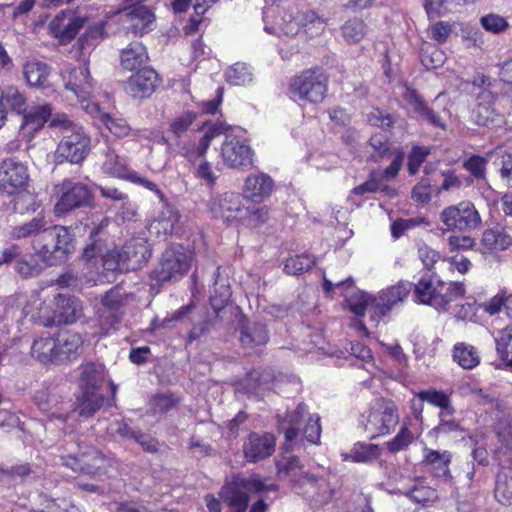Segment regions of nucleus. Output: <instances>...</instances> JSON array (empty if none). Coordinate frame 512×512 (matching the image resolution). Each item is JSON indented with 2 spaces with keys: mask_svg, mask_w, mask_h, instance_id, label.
<instances>
[{
  "mask_svg": "<svg viewBox=\"0 0 512 512\" xmlns=\"http://www.w3.org/2000/svg\"><path fill=\"white\" fill-rule=\"evenodd\" d=\"M208 208L215 218H220L224 221H240L242 214L245 212L241 195L233 192H226L212 198L208 202Z\"/></svg>",
  "mask_w": 512,
  "mask_h": 512,
  "instance_id": "6ab92c4d",
  "label": "nucleus"
},
{
  "mask_svg": "<svg viewBox=\"0 0 512 512\" xmlns=\"http://www.w3.org/2000/svg\"><path fill=\"white\" fill-rule=\"evenodd\" d=\"M157 85V73L151 68H143L129 78L126 89L134 98H145L155 91Z\"/></svg>",
  "mask_w": 512,
  "mask_h": 512,
  "instance_id": "b1692460",
  "label": "nucleus"
},
{
  "mask_svg": "<svg viewBox=\"0 0 512 512\" xmlns=\"http://www.w3.org/2000/svg\"><path fill=\"white\" fill-rule=\"evenodd\" d=\"M273 189V179L268 174L259 172L245 179L243 195L252 202L260 203L270 197Z\"/></svg>",
  "mask_w": 512,
  "mask_h": 512,
  "instance_id": "4be33fe9",
  "label": "nucleus"
},
{
  "mask_svg": "<svg viewBox=\"0 0 512 512\" xmlns=\"http://www.w3.org/2000/svg\"><path fill=\"white\" fill-rule=\"evenodd\" d=\"M50 266V261L44 259L37 252L26 258H22L16 263L17 272L27 278L39 275L46 266Z\"/></svg>",
  "mask_w": 512,
  "mask_h": 512,
  "instance_id": "de8ad7c7",
  "label": "nucleus"
},
{
  "mask_svg": "<svg viewBox=\"0 0 512 512\" xmlns=\"http://www.w3.org/2000/svg\"><path fill=\"white\" fill-rule=\"evenodd\" d=\"M231 289L228 279L221 275L220 268L215 271V281L211 291L210 302L215 311L221 310L230 300Z\"/></svg>",
  "mask_w": 512,
  "mask_h": 512,
  "instance_id": "79ce46f5",
  "label": "nucleus"
},
{
  "mask_svg": "<svg viewBox=\"0 0 512 512\" xmlns=\"http://www.w3.org/2000/svg\"><path fill=\"white\" fill-rule=\"evenodd\" d=\"M279 476H287L298 485L315 483L316 477L313 474L303 472L302 465L297 456H283L276 464Z\"/></svg>",
  "mask_w": 512,
  "mask_h": 512,
  "instance_id": "bb28decb",
  "label": "nucleus"
},
{
  "mask_svg": "<svg viewBox=\"0 0 512 512\" xmlns=\"http://www.w3.org/2000/svg\"><path fill=\"white\" fill-rule=\"evenodd\" d=\"M104 156L103 170L113 176L127 179L132 171L128 169L125 159L121 158L110 146H107Z\"/></svg>",
  "mask_w": 512,
  "mask_h": 512,
  "instance_id": "a18cd8bd",
  "label": "nucleus"
},
{
  "mask_svg": "<svg viewBox=\"0 0 512 512\" xmlns=\"http://www.w3.org/2000/svg\"><path fill=\"white\" fill-rule=\"evenodd\" d=\"M354 285V281L352 277H347L344 280H339L336 283H333L331 280L324 276L323 278V289L327 295H332L334 290H339L340 295L346 297L347 304L349 309L357 316H363L365 311L368 310L371 312L372 318H379L377 316V311L374 306L378 304L377 298L369 295L366 292L359 291L350 296H346L344 294V290L348 288H352Z\"/></svg>",
  "mask_w": 512,
  "mask_h": 512,
  "instance_id": "9b49d317",
  "label": "nucleus"
},
{
  "mask_svg": "<svg viewBox=\"0 0 512 512\" xmlns=\"http://www.w3.org/2000/svg\"><path fill=\"white\" fill-rule=\"evenodd\" d=\"M220 156L223 164L231 169H251L255 162V152L248 141L238 137L226 138L221 145Z\"/></svg>",
  "mask_w": 512,
  "mask_h": 512,
  "instance_id": "f8f14e48",
  "label": "nucleus"
},
{
  "mask_svg": "<svg viewBox=\"0 0 512 512\" xmlns=\"http://www.w3.org/2000/svg\"><path fill=\"white\" fill-rule=\"evenodd\" d=\"M494 339L497 353L512 367V324L497 331Z\"/></svg>",
  "mask_w": 512,
  "mask_h": 512,
  "instance_id": "8fccbe9b",
  "label": "nucleus"
},
{
  "mask_svg": "<svg viewBox=\"0 0 512 512\" xmlns=\"http://www.w3.org/2000/svg\"><path fill=\"white\" fill-rule=\"evenodd\" d=\"M50 228L49 223L46 221L44 216L38 215L31 221L24 224L15 226L10 236L13 239H22L27 237H34L33 249L37 252V248L42 245V235L45 234Z\"/></svg>",
  "mask_w": 512,
  "mask_h": 512,
  "instance_id": "a878e982",
  "label": "nucleus"
},
{
  "mask_svg": "<svg viewBox=\"0 0 512 512\" xmlns=\"http://www.w3.org/2000/svg\"><path fill=\"white\" fill-rule=\"evenodd\" d=\"M151 249L143 238L127 241L120 249L108 250L104 256L107 271L128 272L140 269L150 258Z\"/></svg>",
  "mask_w": 512,
  "mask_h": 512,
  "instance_id": "f03ea898",
  "label": "nucleus"
},
{
  "mask_svg": "<svg viewBox=\"0 0 512 512\" xmlns=\"http://www.w3.org/2000/svg\"><path fill=\"white\" fill-rule=\"evenodd\" d=\"M81 395L75 403V410L79 416L89 418L93 416L104 403V396L100 391L81 390Z\"/></svg>",
  "mask_w": 512,
  "mask_h": 512,
  "instance_id": "f704fd0d",
  "label": "nucleus"
},
{
  "mask_svg": "<svg viewBox=\"0 0 512 512\" xmlns=\"http://www.w3.org/2000/svg\"><path fill=\"white\" fill-rule=\"evenodd\" d=\"M226 79L232 85H245L253 79L251 68L245 63H236L226 71Z\"/></svg>",
  "mask_w": 512,
  "mask_h": 512,
  "instance_id": "4d7b16f0",
  "label": "nucleus"
},
{
  "mask_svg": "<svg viewBox=\"0 0 512 512\" xmlns=\"http://www.w3.org/2000/svg\"><path fill=\"white\" fill-rule=\"evenodd\" d=\"M101 229H102V225H99L98 227L93 228L90 231L91 243L88 244L84 248V251H83V257L86 260L90 261L92 259L97 258L98 256H101L102 260L104 261V256L106 255V253L104 254V246H103L101 240L99 238H97Z\"/></svg>",
  "mask_w": 512,
  "mask_h": 512,
  "instance_id": "680f3d73",
  "label": "nucleus"
},
{
  "mask_svg": "<svg viewBox=\"0 0 512 512\" xmlns=\"http://www.w3.org/2000/svg\"><path fill=\"white\" fill-rule=\"evenodd\" d=\"M42 245L37 248V253L53 265L56 261L65 259L73 249L72 236L67 227L61 225L50 226L42 235Z\"/></svg>",
  "mask_w": 512,
  "mask_h": 512,
  "instance_id": "9d476101",
  "label": "nucleus"
},
{
  "mask_svg": "<svg viewBox=\"0 0 512 512\" xmlns=\"http://www.w3.org/2000/svg\"><path fill=\"white\" fill-rule=\"evenodd\" d=\"M57 363L75 360L82 351L83 339L78 333L64 332L56 338Z\"/></svg>",
  "mask_w": 512,
  "mask_h": 512,
  "instance_id": "c85d7f7f",
  "label": "nucleus"
},
{
  "mask_svg": "<svg viewBox=\"0 0 512 512\" xmlns=\"http://www.w3.org/2000/svg\"><path fill=\"white\" fill-rule=\"evenodd\" d=\"M440 220L449 231L470 232L482 227V218L473 202L461 201L444 208Z\"/></svg>",
  "mask_w": 512,
  "mask_h": 512,
  "instance_id": "0eeeda50",
  "label": "nucleus"
},
{
  "mask_svg": "<svg viewBox=\"0 0 512 512\" xmlns=\"http://www.w3.org/2000/svg\"><path fill=\"white\" fill-rule=\"evenodd\" d=\"M148 60L146 48L140 42H132L121 51V66L133 71Z\"/></svg>",
  "mask_w": 512,
  "mask_h": 512,
  "instance_id": "4c0bfd02",
  "label": "nucleus"
},
{
  "mask_svg": "<svg viewBox=\"0 0 512 512\" xmlns=\"http://www.w3.org/2000/svg\"><path fill=\"white\" fill-rule=\"evenodd\" d=\"M85 111L91 116L99 118L114 136L123 138L129 135L131 128L126 120L104 113L98 103H87Z\"/></svg>",
  "mask_w": 512,
  "mask_h": 512,
  "instance_id": "7c9ffc66",
  "label": "nucleus"
},
{
  "mask_svg": "<svg viewBox=\"0 0 512 512\" xmlns=\"http://www.w3.org/2000/svg\"><path fill=\"white\" fill-rule=\"evenodd\" d=\"M56 198L54 212L58 216L78 208L90 206L93 202L90 189L86 185L71 179H65L56 186Z\"/></svg>",
  "mask_w": 512,
  "mask_h": 512,
  "instance_id": "1a4fd4ad",
  "label": "nucleus"
},
{
  "mask_svg": "<svg viewBox=\"0 0 512 512\" xmlns=\"http://www.w3.org/2000/svg\"><path fill=\"white\" fill-rule=\"evenodd\" d=\"M121 23L127 32L142 36L155 28V15L148 6L137 3L125 9Z\"/></svg>",
  "mask_w": 512,
  "mask_h": 512,
  "instance_id": "f3484780",
  "label": "nucleus"
},
{
  "mask_svg": "<svg viewBox=\"0 0 512 512\" xmlns=\"http://www.w3.org/2000/svg\"><path fill=\"white\" fill-rule=\"evenodd\" d=\"M90 151V138L84 131V128L78 129L74 133L62 136L55 157L59 163L64 161L72 164L81 163Z\"/></svg>",
  "mask_w": 512,
  "mask_h": 512,
  "instance_id": "2eb2a0df",
  "label": "nucleus"
},
{
  "mask_svg": "<svg viewBox=\"0 0 512 512\" xmlns=\"http://www.w3.org/2000/svg\"><path fill=\"white\" fill-rule=\"evenodd\" d=\"M454 25L448 21H438L430 26L429 35L431 39L439 44L445 43L453 31Z\"/></svg>",
  "mask_w": 512,
  "mask_h": 512,
  "instance_id": "774afa93",
  "label": "nucleus"
},
{
  "mask_svg": "<svg viewBox=\"0 0 512 512\" xmlns=\"http://www.w3.org/2000/svg\"><path fill=\"white\" fill-rule=\"evenodd\" d=\"M452 455L449 451H439L430 448L424 449L422 463L427 471L435 477L444 478L450 474Z\"/></svg>",
  "mask_w": 512,
  "mask_h": 512,
  "instance_id": "c756f323",
  "label": "nucleus"
},
{
  "mask_svg": "<svg viewBox=\"0 0 512 512\" xmlns=\"http://www.w3.org/2000/svg\"><path fill=\"white\" fill-rule=\"evenodd\" d=\"M436 101L437 98L435 99L431 106H428L426 103H424L416 112V114L422 121L427 122L434 128H440L442 130H445L447 127L446 116L448 115V111L446 109H442L441 111L436 109Z\"/></svg>",
  "mask_w": 512,
  "mask_h": 512,
  "instance_id": "09e8293b",
  "label": "nucleus"
},
{
  "mask_svg": "<svg viewBox=\"0 0 512 512\" xmlns=\"http://www.w3.org/2000/svg\"><path fill=\"white\" fill-rule=\"evenodd\" d=\"M124 296L121 288L115 286L101 297L102 309L99 311L100 318L111 326L119 323L123 312Z\"/></svg>",
  "mask_w": 512,
  "mask_h": 512,
  "instance_id": "5701e85b",
  "label": "nucleus"
},
{
  "mask_svg": "<svg viewBox=\"0 0 512 512\" xmlns=\"http://www.w3.org/2000/svg\"><path fill=\"white\" fill-rule=\"evenodd\" d=\"M277 484H265L258 476L249 478L235 477L231 482L224 485L220 496L229 507L247 508L249 504L248 494L254 492L277 491Z\"/></svg>",
  "mask_w": 512,
  "mask_h": 512,
  "instance_id": "39448f33",
  "label": "nucleus"
},
{
  "mask_svg": "<svg viewBox=\"0 0 512 512\" xmlns=\"http://www.w3.org/2000/svg\"><path fill=\"white\" fill-rule=\"evenodd\" d=\"M173 394L159 393L154 395L148 403L149 412L152 415H162L173 409L177 404Z\"/></svg>",
  "mask_w": 512,
  "mask_h": 512,
  "instance_id": "6e6d98bb",
  "label": "nucleus"
},
{
  "mask_svg": "<svg viewBox=\"0 0 512 512\" xmlns=\"http://www.w3.org/2000/svg\"><path fill=\"white\" fill-rule=\"evenodd\" d=\"M480 23L486 31L494 34L505 31L509 26L507 20L504 17L494 13L482 16Z\"/></svg>",
  "mask_w": 512,
  "mask_h": 512,
  "instance_id": "0e129e2a",
  "label": "nucleus"
},
{
  "mask_svg": "<svg viewBox=\"0 0 512 512\" xmlns=\"http://www.w3.org/2000/svg\"><path fill=\"white\" fill-rule=\"evenodd\" d=\"M412 283L408 281H400L394 286L382 291L377 298L378 304L374 306L377 316H385L396 304L403 302L412 289Z\"/></svg>",
  "mask_w": 512,
  "mask_h": 512,
  "instance_id": "393cba45",
  "label": "nucleus"
},
{
  "mask_svg": "<svg viewBox=\"0 0 512 512\" xmlns=\"http://www.w3.org/2000/svg\"><path fill=\"white\" fill-rule=\"evenodd\" d=\"M417 397L421 401L427 402L430 405L441 409V412L439 414L440 417L451 416L455 411L451 404L450 394H448L442 390H436V389L422 390L417 394Z\"/></svg>",
  "mask_w": 512,
  "mask_h": 512,
  "instance_id": "58836bf2",
  "label": "nucleus"
},
{
  "mask_svg": "<svg viewBox=\"0 0 512 512\" xmlns=\"http://www.w3.org/2000/svg\"><path fill=\"white\" fill-rule=\"evenodd\" d=\"M342 36L349 43L361 41L366 33V25L362 19L352 18L347 20L341 27Z\"/></svg>",
  "mask_w": 512,
  "mask_h": 512,
  "instance_id": "864d4df0",
  "label": "nucleus"
},
{
  "mask_svg": "<svg viewBox=\"0 0 512 512\" xmlns=\"http://www.w3.org/2000/svg\"><path fill=\"white\" fill-rule=\"evenodd\" d=\"M29 173L27 166L10 157L0 162V192L7 195L16 194L27 186Z\"/></svg>",
  "mask_w": 512,
  "mask_h": 512,
  "instance_id": "dca6fc26",
  "label": "nucleus"
},
{
  "mask_svg": "<svg viewBox=\"0 0 512 512\" xmlns=\"http://www.w3.org/2000/svg\"><path fill=\"white\" fill-rule=\"evenodd\" d=\"M83 25V18L76 16L71 11L63 10L50 21L48 32L61 44H66L74 39Z\"/></svg>",
  "mask_w": 512,
  "mask_h": 512,
  "instance_id": "a211bd4d",
  "label": "nucleus"
},
{
  "mask_svg": "<svg viewBox=\"0 0 512 512\" xmlns=\"http://www.w3.org/2000/svg\"><path fill=\"white\" fill-rule=\"evenodd\" d=\"M278 423L279 429L284 432L287 448H293V442L297 438L300 426L303 423H305L303 434L308 442L317 444L320 439V416L309 414L308 407L304 403H299L294 411L288 412L283 419H279Z\"/></svg>",
  "mask_w": 512,
  "mask_h": 512,
  "instance_id": "7ed1b4c3",
  "label": "nucleus"
},
{
  "mask_svg": "<svg viewBox=\"0 0 512 512\" xmlns=\"http://www.w3.org/2000/svg\"><path fill=\"white\" fill-rule=\"evenodd\" d=\"M42 310L39 315L45 319L44 324L47 326L71 324L80 317L82 305L77 298L59 293L53 298L51 313Z\"/></svg>",
  "mask_w": 512,
  "mask_h": 512,
  "instance_id": "4468645a",
  "label": "nucleus"
},
{
  "mask_svg": "<svg viewBox=\"0 0 512 512\" xmlns=\"http://www.w3.org/2000/svg\"><path fill=\"white\" fill-rule=\"evenodd\" d=\"M189 163V171L193 176L204 182L207 186H213L218 178L212 168V164L205 158L207 152L197 149L182 147L180 151Z\"/></svg>",
  "mask_w": 512,
  "mask_h": 512,
  "instance_id": "412c9836",
  "label": "nucleus"
},
{
  "mask_svg": "<svg viewBox=\"0 0 512 512\" xmlns=\"http://www.w3.org/2000/svg\"><path fill=\"white\" fill-rule=\"evenodd\" d=\"M192 255L181 244L171 245L162 255L159 265L152 272V279L162 284L185 275L191 264Z\"/></svg>",
  "mask_w": 512,
  "mask_h": 512,
  "instance_id": "423d86ee",
  "label": "nucleus"
},
{
  "mask_svg": "<svg viewBox=\"0 0 512 512\" xmlns=\"http://www.w3.org/2000/svg\"><path fill=\"white\" fill-rule=\"evenodd\" d=\"M495 497L504 505L512 504V471H501L498 473Z\"/></svg>",
  "mask_w": 512,
  "mask_h": 512,
  "instance_id": "603ef678",
  "label": "nucleus"
},
{
  "mask_svg": "<svg viewBox=\"0 0 512 512\" xmlns=\"http://www.w3.org/2000/svg\"><path fill=\"white\" fill-rule=\"evenodd\" d=\"M60 76L65 89L73 94L84 110L87 103H95L91 100L92 78L86 66L64 65Z\"/></svg>",
  "mask_w": 512,
  "mask_h": 512,
  "instance_id": "ddd939ff",
  "label": "nucleus"
},
{
  "mask_svg": "<svg viewBox=\"0 0 512 512\" xmlns=\"http://www.w3.org/2000/svg\"><path fill=\"white\" fill-rule=\"evenodd\" d=\"M482 244L489 251L505 250L512 244L511 236L500 226L486 229L483 233Z\"/></svg>",
  "mask_w": 512,
  "mask_h": 512,
  "instance_id": "c03bdc74",
  "label": "nucleus"
},
{
  "mask_svg": "<svg viewBox=\"0 0 512 512\" xmlns=\"http://www.w3.org/2000/svg\"><path fill=\"white\" fill-rule=\"evenodd\" d=\"M463 282L446 283L435 273H426L414 284V300L446 311L451 302L464 296Z\"/></svg>",
  "mask_w": 512,
  "mask_h": 512,
  "instance_id": "f257e3e1",
  "label": "nucleus"
},
{
  "mask_svg": "<svg viewBox=\"0 0 512 512\" xmlns=\"http://www.w3.org/2000/svg\"><path fill=\"white\" fill-rule=\"evenodd\" d=\"M273 12L271 9H268L264 11V21L265 26L264 30L271 34H276L278 37H294L296 36L300 29H299V23L296 19V16H294L291 13H285L282 17L279 23L276 25H268L267 24V18L269 17V13Z\"/></svg>",
  "mask_w": 512,
  "mask_h": 512,
  "instance_id": "72a5a7b5",
  "label": "nucleus"
},
{
  "mask_svg": "<svg viewBox=\"0 0 512 512\" xmlns=\"http://www.w3.org/2000/svg\"><path fill=\"white\" fill-rule=\"evenodd\" d=\"M296 19L299 23V29L303 28L309 36L320 34L325 28L324 20L314 11L297 13Z\"/></svg>",
  "mask_w": 512,
  "mask_h": 512,
  "instance_id": "3c124183",
  "label": "nucleus"
},
{
  "mask_svg": "<svg viewBox=\"0 0 512 512\" xmlns=\"http://www.w3.org/2000/svg\"><path fill=\"white\" fill-rule=\"evenodd\" d=\"M50 67L41 61H27L23 66V75L29 86L44 87L49 75Z\"/></svg>",
  "mask_w": 512,
  "mask_h": 512,
  "instance_id": "ea45409f",
  "label": "nucleus"
},
{
  "mask_svg": "<svg viewBox=\"0 0 512 512\" xmlns=\"http://www.w3.org/2000/svg\"><path fill=\"white\" fill-rule=\"evenodd\" d=\"M104 37V23L101 22L90 27L82 36L77 40V47L82 57L81 61L86 64V55L97 46L99 41Z\"/></svg>",
  "mask_w": 512,
  "mask_h": 512,
  "instance_id": "37998d69",
  "label": "nucleus"
},
{
  "mask_svg": "<svg viewBox=\"0 0 512 512\" xmlns=\"http://www.w3.org/2000/svg\"><path fill=\"white\" fill-rule=\"evenodd\" d=\"M415 437L411 430L403 426L398 433L386 443L389 452L395 454L406 450L414 441Z\"/></svg>",
  "mask_w": 512,
  "mask_h": 512,
  "instance_id": "13d9d810",
  "label": "nucleus"
},
{
  "mask_svg": "<svg viewBox=\"0 0 512 512\" xmlns=\"http://www.w3.org/2000/svg\"><path fill=\"white\" fill-rule=\"evenodd\" d=\"M381 451L377 444L357 442L346 459L356 463H371L380 457Z\"/></svg>",
  "mask_w": 512,
  "mask_h": 512,
  "instance_id": "49530a36",
  "label": "nucleus"
},
{
  "mask_svg": "<svg viewBox=\"0 0 512 512\" xmlns=\"http://www.w3.org/2000/svg\"><path fill=\"white\" fill-rule=\"evenodd\" d=\"M203 129L204 134L199 142L190 144L187 146L188 148L197 149L200 152H207L212 140L223 132L224 127L221 123H213L204 125Z\"/></svg>",
  "mask_w": 512,
  "mask_h": 512,
  "instance_id": "bf43d9fd",
  "label": "nucleus"
},
{
  "mask_svg": "<svg viewBox=\"0 0 512 512\" xmlns=\"http://www.w3.org/2000/svg\"><path fill=\"white\" fill-rule=\"evenodd\" d=\"M487 164L485 157L473 154L463 161L462 167L476 179H484L487 175Z\"/></svg>",
  "mask_w": 512,
  "mask_h": 512,
  "instance_id": "052dcab7",
  "label": "nucleus"
},
{
  "mask_svg": "<svg viewBox=\"0 0 512 512\" xmlns=\"http://www.w3.org/2000/svg\"><path fill=\"white\" fill-rule=\"evenodd\" d=\"M399 422V415L396 405L391 401L379 400L368 411L365 416L364 430L369 437L385 436L394 430Z\"/></svg>",
  "mask_w": 512,
  "mask_h": 512,
  "instance_id": "6e6552de",
  "label": "nucleus"
},
{
  "mask_svg": "<svg viewBox=\"0 0 512 512\" xmlns=\"http://www.w3.org/2000/svg\"><path fill=\"white\" fill-rule=\"evenodd\" d=\"M366 119L371 125L380 127L384 130L392 128L394 124L392 115L378 108H373L369 113H367Z\"/></svg>",
  "mask_w": 512,
  "mask_h": 512,
  "instance_id": "338daca9",
  "label": "nucleus"
},
{
  "mask_svg": "<svg viewBox=\"0 0 512 512\" xmlns=\"http://www.w3.org/2000/svg\"><path fill=\"white\" fill-rule=\"evenodd\" d=\"M452 358L461 368L471 370L480 364L476 347L465 342H457L452 349Z\"/></svg>",
  "mask_w": 512,
  "mask_h": 512,
  "instance_id": "c9c22d12",
  "label": "nucleus"
},
{
  "mask_svg": "<svg viewBox=\"0 0 512 512\" xmlns=\"http://www.w3.org/2000/svg\"><path fill=\"white\" fill-rule=\"evenodd\" d=\"M328 78L321 69H308L291 80L289 92L293 98L320 103L327 93Z\"/></svg>",
  "mask_w": 512,
  "mask_h": 512,
  "instance_id": "20e7f679",
  "label": "nucleus"
},
{
  "mask_svg": "<svg viewBox=\"0 0 512 512\" xmlns=\"http://www.w3.org/2000/svg\"><path fill=\"white\" fill-rule=\"evenodd\" d=\"M240 334L241 344L247 348L265 345L269 340L268 331L260 322H248L241 327Z\"/></svg>",
  "mask_w": 512,
  "mask_h": 512,
  "instance_id": "2f4dec72",
  "label": "nucleus"
},
{
  "mask_svg": "<svg viewBox=\"0 0 512 512\" xmlns=\"http://www.w3.org/2000/svg\"><path fill=\"white\" fill-rule=\"evenodd\" d=\"M107 380L105 366L99 362H87L80 367L79 386L81 390L99 391Z\"/></svg>",
  "mask_w": 512,
  "mask_h": 512,
  "instance_id": "cd10ccee",
  "label": "nucleus"
},
{
  "mask_svg": "<svg viewBox=\"0 0 512 512\" xmlns=\"http://www.w3.org/2000/svg\"><path fill=\"white\" fill-rule=\"evenodd\" d=\"M244 213L241 220L249 225L258 226L264 224L269 218V211L265 206L262 207H244Z\"/></svg>",
  "mask_w": 512,
  "mask_h": 512,
  "instance_id": "e2e57ef3",
  "label": "nucleus"
},
{
  "mask_svg": "<svg viewBox=\"0 0 512 512\" xmlns=\"http://www.w3.org/2000/svg\"><path fill=\"white\" fill-rule=\"evenodd\" d=\"M32 355L41 363H57L56 339L49 335L34 340L31 348Z\"/></svg>",
  "mask_w": 512,
  "mask_h": 512,
  "instance_id": "e433bc0d",
  "label": "nucleus"
},
{
  "mask_svg": "<svg viewBox=\"0 0 512 512\" xmlns=\"http://www.w3.org/2000/svg\"><path fill=\"white\" fill-rule=\"evenodd\" d=\"M52 106L50 104L38 105L32 107L23 116L22 127L29 132L40 130L47 120L52 116Z\"/></svg>",
  "mask_w": 512,
  "mask_h": 512,
  "instance_id": "a19ab883",
  "label": "nucleus"
},
{
  "mask_svg": "<svg viewBox=\"0 0 512 512\" xmlns=\"http://www.w3.org/2000/svg\"><path fill=\"white\" fill-rule=\"evenodd\" d=\"M0 103L3 108H9L17 114H23L27 110V100L24 94L14 85L0 86Z\"/></svg>",
  "mask_w": 512,
  "mask_h": 512,
  "instance_id": "473e14b6",
  "label": "nucleus"
},
{
  "mask_svg": "<svg viewBox=\"0 0 512 512\" xmlns=\"http://www.w3.org/2000/svg\"><path fill=\"white\" fill-rule=\"evenodd\" d=\"M314 264L315 260L311 255H295L286 260L284 270L289 275H299L311 269Z\"/></svg>",
  "mask_w": 512,
  "mask_h": 512,
  "instance_id": "5fc2aeb1",
  "label": "nucleus"
},
{
  "mask_svg": "<svg viewBox=\"0 0 512 512\" xmlns=\"http://www.w3.org/2000/svg\"><path fill=\"white\" fill-rule=\"evenodd\" d=\"M275 437L270 433H250L243 444L244 457L256 463L270 457L275 451Z\"/></svg>",
  "mask_w": 512,
  "mask_h": 512,
  "instance_id": "aec40b11",
  "label": "nucleus"
},
{
  "mask_svg": "<svg viewBox=\"0 0 512 512\" xmlns=\"http://www.w3.org/2000/svg\"><path fill=\"white\" fill-rule=\"evenodd\" d=\"M50 126L54 129H58L62 133V136L65 134L74 133L78 131V129L83 128L78 123L72 121L64 113L55 114L50 121Z\"/></svg>",
  "mask_w": 512,
  "mask_h": 512,
  "instance_id": "69168bd1",
  "label": "nucleus"
}]
</instances>
